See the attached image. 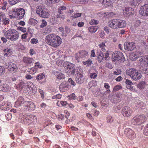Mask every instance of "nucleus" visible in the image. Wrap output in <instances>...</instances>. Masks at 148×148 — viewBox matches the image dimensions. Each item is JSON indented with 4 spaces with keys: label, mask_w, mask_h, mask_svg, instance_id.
<instances>
[{
    "label": "nucleus",
    "mask_w": 148,
    "mask_h": 148,
    "mask_svg": "<svg viewBox=\"0 0 148 148\" xmlns=\"http://www.w3.org/2000/svg\"><path fill=\"white\" fill-rule=\"evenodd\" d=\"M67 84L65 82L62 83L60 85L59 88L61 91L65 92L67 91L68 88L67 87Z\"/></svg>",
    "instance_id": "24"
},
{
    "label": "nucleus",
    "mask_w": 148,
    "mask_h": 148,
    "mask_svg": "<svg viewBox=\"0 0 148 148\" xmlns=\"http://www.w3.org/2000/svg\"><path fill=\"white\" fill-rule=\"evenodd\" d=\"M98 27L97 26H91L88 28L89 31L91 33H94L98 29Z\"/></svg>",
    "instance_id": "29"
},
{
    "label": "nucleus",
    "mask_w": 148,
    "mask_h": 148,
    "mask_svg": "<svg viewBox=\"0 0 148 148\" xmlns=\"http://www.w3.org/2000/svg\"><path fill=\"white\" fill-rule=\"evenodd\" d=\"M130 58L133 61H135L138 58L137 57V56H136V54H135V53L134 52L130 55Z\"/></svg>",
    "instance_id": "38"
},
{
    "label": "nucleus",
    "mask_w": 148,
    "mask_h": 148,
    "mask_svg": "<svg viewBox=\"0 0 148 148\" xmlns=\"http://www.w3.org/2000/svg\"><path fill=\"white\" fill-rule=\"evenodd\" d=\"M23 61L26 63L30 64L34 60L31 58L24 57L23 58Z\"/></svg>",
    "instance_id": "30"
},
{
    "label": "nucleus",
    "mask_w": 148,
    "mask_h": 148,
    "mask_svg": "<svg viewBox=\"0 0 148 148\" xmlns=\"http://www.w3.org/2000/svg\"><path fill=\"white\" fill-rule=\"evenodd\" d=\"M121 70L120 69H117L114 71L113 75H118L121 74Z\"/></svg>",
    "instance_id": "44"
},
{
    "label": "nucleus",
    "mask_w": 148,
    "mask_h": 148,
    "mask_svg": "<svg viewBox=\"0 0 148 148\" xmlns=\"http://www.w3.org/2000/svg\"><path fill=\"white\" fill-rule=\"evenodd\" d=\"M109 53L108 51H106L104 54V58L106 60L108 61L109 60L110 57L109 56Z\"/></svg>",
    "instance_id": "51"
},
{
    "label": "nucleus",
    "mask_w": 148,
    "mask_h": 148,
    "mask_svg": "<svg viewBox=\"0 0 148 148\" xmlns=\"http://www.w3.org/2000/svg\"><path fill=\"white\" fill-rule=\"evenodd\" d=\"M124 49L128 51H132L136 48L135 43L133 42H125L124 45Z\"/></svg>",
    "instance_id": "17"
},
{
    "label": "nucleus",
    "mask_w": 148,
    "mask_h": 148,
    "mask_svg": "<svg viewBox=\"0 0 148 148\" xmlns=\"http://www.w3.org/2000/svg\"><path fill=\"white\" fill-rule=\"evenodd\" d=\"M140 13L143 16H148V4H145L141 7Z\"/></svg>",
    "instance_id": "18"
},
{
    "label": "nucleus",
    "mask_w": 148,
    "mask_h": 148,
    "mask_svg": "<svg viewBox=\"0 0 148 148\" xmlns=\"http://www.w3.org/2000/svg\"><path fill=\"white\" fill-rule=\"evenodd\" d=\"M136 56L138 58L140 56H142L143 53V51L140 49H137L135 52H134Z\"/></svg>",
    "instance_id": "27"
},
{
    "label": "nucleus",
    "mask_w": 148,
    "mask_h": 148,
    "mask_svg": "<svg viewBox=\"0 0 148 148\" xmlns=\"http://www.w3.org/2000/svg\"><path fill=\"white\" fill-rule=\"evenodd\" d=\"M143 133L146 136H148V124L145 126L144 130Z\"/></svg>",
    "instance_id": "43"
},
{
    "label": "nucleus",
    "mask_w": 148,
    "mask_h": 148,
    "mask_svg": "<svg viewBox=\"0 0 148 148\" xmlns=\"http://www.w3.org/2000/svg\"><path fill=\"white\" fill-rule=\"evenodd\" d=\"M96 56V54L95 53V51L94 49L91 50L90 57H95Z\"/></svg>",
    "instance_id": "61"
},
{
    "label": "nucleus",
    "mask_w": 148,
    "mask_h": 148,
    "mask_svg": "<svg viewBox=\"0 0 148 148\" xmlns=\"http://www.w3.org/2000/svg\"><path fill=\"white\" fill-rule=\"evenodd\" d=\"M13 12L15 13L16 18L18 19L22 18L24 17L25 13V10L22 8L15 9Z\"/></svg>",
    "instance_id": "13"
},
{
    "label": "nucleus",
    "mask_w": 148,
    "mask_h": 148,
    "mask_svg": "<svg viewBox=\"0 0 148 148\" xmlns=\"http://www.w3.org/2000/svg\"><path fill=\"white\" fill-rule=\"evenodd\" d=\"M30 42L32 44H36L38 42V40L35 38H33L31 40Z\"/></svg>",
    "instance_id": "57"
},
{
    "label": "nucleus",
    "mask_w": 148,
    "mask_h": 148,
    "mask_svg": "<svg viewBox=\"0 0 148 148\" xmlns=\"http://www.w3.org/2000/svg\"><path fill=\"white\" fill-rule=\"evenodd\" d=\"M145 86V82L144 81L140 82L138 84L137 87L140 89L144 88Z\"/></svg>",
    "instance_id": "28"
},
{
    "label": "nucleus",
    "mask_w": 148,
    "mask_h": 148,
    "mask_svg": "<svg viewBox=\"0 0 148 148\" xmlns=\"http://www.w3.org/2000/svg\"><path fill=\"white\" fill-rule=\"evenodd\" d=\"M36 13L40 16L43 18H47L50 16L49 10L45 7L37 6Z\"/></svg>",
    "instance_id": "6"
},
{
    "label": "nucleus",
    "mask_w": 148,
    "mask_h": 148,
    "mask_svg": "<svg viewBox=\"0 0 148 148\" xmlns=\"http://www.w3.org/2000/svg\"><path fill=\"white\" fill-rule=\"evenodd\" d=\"M5 117L6 119L8 120H9L12 118V115L11 113H9L5 114Z\"/></svg>",
    "instance_id": "56"
},
{
    "label": "nucleus",
    "mask_w": 148,
    "mask_h": 148,
    "mask_svg": "<svg viewBox=\"0 0 148 148\" xmlns=\"http://www.w3.org/2000/svg\"><path fill=\"white\" fill-rule=\"evenodd\" d=\"M5 72V68L0 66V75H3Z\"/></svg>",
    "instance_id": "50"
},
{
    "label": "nucleus",
    "mask_w": 148,
    "mask_h": 148,
    "mask_svg": "<svg viewBox=\"0 0 148 148\" xmlns=\"http://www.w3.org/2000/svg\"><path fill=\"white\" fill-rule=\"evenodd\" d=\"M79 53L81 58L85 57L88 55V54L87 51L84 50L80 51Z\"/></svg>",
    "instance_id": "36"
},
{
    "label": "nucleus",
    "mask_w": 148,
    "mask_h": 148,
    "mask_svg": "<svg viewBox=\"0 0 148 148\" xmlns=\"http://www.w3.org/2000/svg\"><path fill=\"white\" fill-rule=\"evenodd\" d=\"M51 31V27L50 26H47L46 29V31L47 32L46 33H50Z\"/></svg>",
    "instance_id": "62"
},
{
    "label": "nucleus",
    "mask_w": 148,
    "mask_h": 148,
    "mask_svg": "<svg viewBox=\"0 0 148 148\" xmlns=\"http://www.w3.org/2000/svg\"><path fill=\"white\" fill-rule=\"evenodd\" d=\"M10 108V106L8 104H5L3 105L1 107V108L2 110H8Z\"/></svg>",
    "instance_id": "40"
},
{
    "label": "nucleus",
    "mask_w": 148,
    "mask_h": 148,
    "mask_svg": "<svg viewBox=\"0 0 148 148\" xmlns=\"http://www.w3.org/2000/svg\"><path fill=\"white\" fill-rule=\"evenodd\" d=\"M34 67L36 68H37V69L38 70V69H40L42 68V66L40 64L39 62H38L35 63Z\"/></svg>",
    "instance_id": "39"
},
{
    "label": "nucleus",
    "mask_w": 148,
    "mask_h": 148,
    "mask_svg": "<svg viewBox=\"0 0 148 148\" xmlns=\"http://www.w3.org/2000/svg\"><path fill=\"white\" fill-rule=\"evenodd\" d=\"M68 81L71 85L73 86H75V83L73 81L72 79L69 78Z\"/></svg>",
    "instance_id": "64"
},
{
    "label": "nucleus",
    "mask_w": 148,
    "mask_h": 148,
    "mask_svg": "<svg viewBox=\"0 0 148 148\" xmlns=\"http://www.w3.org/2000/svg\"><path fill=\"white\" fill-rule=\"evenodd\" d=\"M38 23V21L33 18H30L29 21V23L31 25H34Z\"/></svg>",
    "instance_id": "37"
},
{
    "label": "nucleus",
    "mask_w": 148,
    "mask_h": 148,
    "mask_svg": "<svg viewBox=\"0 0 148 148\" xmlns=\"http://www.w3.org/2000/svg\"><path fill=\"white\" fill-rule=\"evenodd\" d=\"M35 108V105L34 103L31 101H25L23 102L22 105V108H20L22 110H32Z\"/></svg>",
    "instance_id": "8"
},
{
    "label": "nucleus",
    "mask_w": 148,
    "mask_h": 148,
    "mask_svg": "<svg viewBox=\"0 0 148 148\" xmlns=\"http://www.w3.org/2000/svg\"><path fill=\"white\" fill-rule=\"evenodd\" d=\"M5 37L12 41L17 40L19 37V33L14 29H9L4 33Z\"/></svg>",
    "instance_id": "3"
},
{
    "label": "nucleus",
    "mask_w": 148,
    "mask_h": 148,
    "mask_svg": "<svg viewBox=\"0 0 148 148\" xmlns=\"http://www.w3.org/2000/svg\"><path fill=\"white\" fill-rule=\"evenodd\" d=\"M99 21L95 19H91L89 22L91 25H97L98 24Z\"/></svg>",
    "instance_id": "42"
},
{
    "label": "nucleus",
    "mask_w": 148,
    "mask_h": 148,
    "mask_svg": "<svg viewBox=\"0 0 148 148\" xmlns=\"http://www.w3.org/2000/svg\"><path fill=\"white\" fill-rule=\"evenodd\" d=\"M38 71V70L37 68L34 67L33 68H32L30 69V72H31V73L33 74L35 73H36Z\"/></svg>",
    "instance_id": "52"
},
{
    "label": "nucleus",
    "mask_w": 148,
    "mask_h": 148,
    "mask_svg": "<svg viewBox=\"0 0 148 148\" xmlns=\"http://www.w3.org/2000/svg\"><path fill=\"white\" fill-rule=\"evenodd\" d=\"M124 133L126 136L131 139H134L136 134L134 131L129 128H126L124 130Z\"/></svg>",
    "instance_id": "14"
},
{
    "label": "nucleus",
    "mask_w": 148,
    "mask_h": 148,
    "mask_svg": "<svg viewBox=\"0 0 148 148\" xmlns=\"http://www.w3.org/2000/svg\"><path fill=\"white\" fill-rule=\"evenodd\" d=\"M107 120L108 122L111 123L113 121V119L112 116H109L107 117Z\"/></svg>",
    "instance_id": "54"
},
{
    "label": "nucleus",
    "mask_w": 148,
    "mask_h": 148,
    "mask_svg": "<svg viewBox=\"0 0 148 148\" xmlns=\"http://www.w3.org/2000/svg\"><path fill=\"white\" fill-rule=\"evenodd\" d=\"M125 82L127 84L126 87L127 89H130L131 91H135V89L132 86V85H133V84L131 81L128 79H126Z\"/></svg>",
    "instance_id": "23"
},
{
    "label": "nucleus",
    "mask_w": 148,
    "mask_h": 148,
    "mask_svg": "<svg viewBox=\"0 0 148 148\" xmlns=\"http://www.w3.org/2000/svg\"><path fill=\"white\" fill-rule=\"evenodd\" d=\"M65 77V76L64 74L63 73H60L59 74L57 77V78L59 79H64Z\"/></svg>",
    "instance_id": "53"
},
{
    "label": "nucleus",
    "mask_w": 148,
    "mask_h": 148,
    "mask_svg": "<svg viewBox=\"0 0 148 148\" xmlns=\"http://www.w3.org/2000/svg\"><path fill=\"white\" fill-rule=\"evenodd\" d=\"M4 64L5 68L11 73H14L17 70V66L14 63L10 62H4Z\"/></svg>",
    "instance_id": "9"
},
{
    "label": "nucleus",
    "mask_w": 148,
    "mask_h": 148,
    "mask_svg": "<svg viewBox=\"0 0 148 148\" xmlns=\"http://www.w3.org/2000/svg\"><path fill=\"white\" fill-rule=\"evenodd\" d=\"M140 69L144 72L148 71V56L140 58L139 60Z\"/></svg>",
    "instance_id": "7"
},
{
    "label": "nucleus",
    "mask_w": 148,
    "mask_h": 148,
    "mask_svg": "<svg viewBox=\"0 0 148 148\" xmlns=\"http://www.w3.org/2000/svg\"><path fill=\"white\" fill-rule=\"evenodd\" d=\"M64 66L65 68H67V73L71 75L74 74L75 71L74 64L69 62H66L64 63Z\"/></svg>",
    "instance_id": "10"
},
{
    "label": "nucleus",
    "mask_w": 148,
    "mask_h": 148,
    "mask_svg": "<svg viewBox=\"0 0 148 148\" xmlns=\"http://www.w3.org/2000/svg\"><path fill=\"white\" fill-rule=\"evenodd\" d=\"M86 116L88 118L92 120H93L94 119L92 117V116L89 113H86Z\"/></svg>",
    "instance_id": "63"
},
{
    "label": "nucleus",
    "mask_w": 148,
    "mask_h": 148,
    "mask_svg": "<svg viewBox=\"0 0 148 148\" xmlns=\"http://www.w3.org/2000/svg\"><path fill=\"white\" fill-rule=\"evenodd\" d=\"M19 0H9V3L12 5H14L18 2Z\"/></svg>",
    "instance_id": "47"
},
{
    "label": "nucleus",
    "mask_w": 148,
    "mask_h": 148,
    "mask_svg": "<svg viewBox=\"0 0 148 148\" xmlns=\"http://www.w3.org/2000/svg\"><path fill=\"white\" fill-rule=\"evenodd\" d=\"M97 56L98 59V61L101 62L104 58V54L102 52H100L98 54Z\"/></svg>",
    "instance_id": "32"
},
{
    "label": "nucleus",
    "mask_w": 148,
    "mask_h": 148,
    "mask_svg": "<svg viewBox=\"0 0 148 148\" xmlns=\"http://www.w3.org/2000/svg\"><path fill=\"white\" fill-rule=\"evenodd\" d=\"M39 92L41 95V98L42 99H43L44 97V92L43 90H41V89H39Z\"/></svg>",
    "instance_id": "60"
},
{
    "label": "nucleus",
    "mask_w": 148,
    "mask_h": 148,
    "mask_svg": "<svg viewBox=\"0 0 148 148\" xmlns=\"http://www.w3.org/2000/svg\"><path fill=\"white\" fill-rule=\"evenodd\" d=\"M122 97L120 94H118L116 95V97L113 99H112L111 101L114 103L118 102L121 100Z\"/></svg>",
    "instance_id": "26"
},
{
    "label": "nucleus",
    "mask_w": 148,
    "mask_h": 148,
    "mask_svg": "<svg viewBox=\"0 0 148 148\" xmlns=\"http://www.w3.org/2000/svg\"><path fill=\"white\" fill-rule=\"evenodd\" d=\"M108 26L112 29L124 27L126 25V21L120 19H113L110 20L108 23Z\"/></svg>",
    "instance_id": "2"
},
{
    "label": "nucleus",
    "mask_w": 148,
    "mask_h": 148,
    "mask_svg": "<svg viewBox=\"0 0 148 148\" xmlns=\"http://www.w3.org/2000/svg\"><path fill=\"white\" fill-rule=\"evenodd\" d=\"M83 64L86 66H90L93 63L92 61L90 59H89L86 61L82 62Z\"/></svg>",
    "instance_id": "31"
},
{
    "label": "nucleus",
    "mask_w": 148,
    "mask_h": 148,
    "mask_svg": "<svg viewBox=\"0 0 148 148\" xmlns=\"http://www.w3.org/2000/svg\"><path fill=\"white\" fill-rule=\"evenodd\" d=\"M146 120L145 116L140 115L137 116L132 120V123L134 125H139L145 122Z\"/></svg>",
    "instance_id": "11"
},
{
    "label": "nucleus",
    "mask_w": 148,
    "mask_h": 148,
    "mask_svg": "<svg viewBox=\"0 0 148 148\" xmlns=\"http://www.w3.org/2000/svg\"><path fill=\"white\" fill-rule=\"evenodd\" d=\"M48 2L49 3H55L58 2L60 0H47Z\"/></svg>",
    "instance_id": "58"
},
{
    "label": "nucleus",
    "mask_w": 148,
    "mask_h": 148,
    "mask_svg": "<svg viewBox=\"0 0 148 148\" xmlns=\"http://www.w3.org/2000/svg\"><path fill=\"white\" fill-rule=\"evenodd\" d=\"M3 23L4 24L6 25L9 23V19L8 18H3Z\"/></svg>",
    "instance_id": "49"
},
{
    "label": "nucleus",
    "mask_w": 148,
    "mask_h": 148,
    "mask_svg": "<svg viewBox=\"0 0 148 148\" xmlns=\"http://www.w3.org/2000/svg\"><path fill=\"white\" fill-rule=\"evenodd\" d=\"M66 97L68 100H74L76 99V96L75 94L73 93L70 95L67 96Z\"/></svg>",
    "instance_id": "35"
},
{
    "label": "nucleus",
    "mask_w": 148,
    "mask_h": 148,
    "mask_svg": "<svg viewBox=\"0 0 148 148\" xmlns=\"http://www.w3.org/2000/svg\"><path fill=\"white\" fill-rule=\"evenodd\" d=\"M24 101L23 98L21 96H20L18 98L17 101L15 103V107H21L20 108H22V105L23 104V102Z\"/></svg>",
    "instance_id": "20"
},
{
    "label": "nucleus",
    "mask_w": 148,
    "mask_h": 148,
    "mask_svg": "<svg viewBox=\"0 0 148 148\" xmlns=\"http://www.w3.org/2000/svg\"><path fill=\"white\" fill-rule=\"evenodd\" d=\"M45 41L47 44L54 47L59 46L62 42L60 37L54 34L47 36L45 38Z\"/></svg>",
    "instance_id": "1"
},
{
    "label": "nucleus",
    "mask_w": 148,
    "mask_h": 148,
    "mask_svg": "<svg viewBox=\"0 0 148 148\" xmlns=\"http://www.w3.org/2000/svg\"><path fill=\"white\" fill-rule=\"evenodd\" d=\"M22 115H23L22 116V119L23 121V123L25 124L29 125L36 121L37 117L34 115H27L25 114V113Z\"/></svg>",
    "instance_id": "5"
},
{
    "label": "nucleus",
    "mask_w": 148,
    "mask_h": 148,
    "mask_svg": "<svg viewBox=\"0 0 148 148\" xmlns=\"http://www.w3.org/2000/svg\"><path fill=\"white\" fill-rule=\"evenodd\" d=\"M100 49L102 50V51L105 52L106 51L105 48L106 46L105 45V43L104 42H102L101 44L98 45Z\"/></svg>",
    "instance_id": "34"
},
{
    "label": "nucleus",
    "mask_w": 148,
    "mask_h": 148,
    "mask_svg": "<svg viewBox=\"0 0 148 148\" xmlns=\"http://www.w3.org/2000/svg\"><path fill=\"white\" fill-rule=\"evenodd\" d=\"M45 77V75L44 73H40L37 76L36 79L38 81H39L44 78Z\"/></svg>",
    "instance_id": "33"
},
{
    "label": "nucleus",
    "mask_w": 148,
    "mask_h": 148,
    "mask_svg": "<svg viewBox=\"0 0 148 148\" xmlns=\"http://www.w3.org/2000/svg\"><path fill=\"white\" fill-rule=\"evenodd\" d=\"M47 25V22L45 20H43L40 25V27L42 28L46 26Z\"/></svg>",
    "instance_id": "45"
},
{
    "label": "nucleus",
    "mask_w": 148,
    "mask_h": 148,
    "mask_svg": "<svg viewBox=\"0 0 148 148\" xmlns=\"http://www.w3.org/2000/svg\"><path fill=\"white\" fill-rule=\"evenodd\" d=\"M18 86L21 89L26 88L27 86H28V87L29 88V89L31 90H34L35 88V87L34 88V85L31 82H29L27 84L26 83L23 82H21L18 84Z\"/></svg>",
    "instance_id": "15"
},
{
    "label": "nucleus",
    "mask_w": 148,
    "mask_h": 148,
    "mask_svg": "<svg viewBox=\"0 0 148 148\" xmlns=\"http://www.w3.org/2000/svg\"><path fill=\"white\" fill-rule=\"evenodd\" d=\"M97 76V75L95 73H91L90 74V77L92 79L95 78Z\"/></svg>",
    "instance_id": "59"
},
{
    "label": "nucleus",
    "mask_w": 148,
    "mask_h": 148,
    "mask_svg": "<svg viewBox=\"0 0 148 148\" xmlns=\"http://www.w3.org/2000/svg\"><path fill=\"white\" fill-rule=\"evenodd\" d=\"M99 2L105 6H110L112 4L110 0H99Z\"/></svg>",
    "instance_id": "25"
},
{
    "label": "nucleus",
    "mask_w": 148,
    "mask_h": 148,
    "mask_svg": "<svg viewBox=\"0 0 148 148\" xmlns=\"http://www.w3.org/2000/svg\"><path fill=\"white\" fill-rule=\"evenodd\" d=\"M112 61L115 62L117 61H122L124 58L123 53L120 51H115L113 53L112 55Z\"/></svg>",
    "instance_id": "12"
},
{
    "label": "nucleus",
    "mask_w": 148,
    "mask_h": 148,
    "mask_svg": "<svg viewBox=\"0 0 148 148\" xmlns=\"http://www.w3.org/2000/svg\"><path fill=\"white\" fill-rule=\"evenodd\" d=\"M77 74L75 78L76 81L77 83L81 84L84 82V78L83 77L82 73L79 72L78 73H77Z\"/></svg>",
    "instance_id": "21"
},
{
    "label": "nucleus",
    "mask_w": 148,
    "mask_h": 148,
    "mask_svg": "<svg viewBox=\"0 0 148 148\" xmlns=\"http://www.w3.org/2000/svg\"><path fill=\"white\" fill-rule=\"evenodd\" d=\"M121 86L120 85H116L114 86L113 89V91L115 92L119 90L121 88Z\"/></svg>",
    "instance_id": "41"
},
{
    "label": "nucleus",
    "mask_w": 148,
    "mask_h": 148,
    "mask_svg": "<svg viewBox=\"0 0 148 148\" xmlns=\"http://www.w3.org/2000/svg\"><path fill=\"white\" fill-rule=\"evenodd\" d=\"M132 112V110L130 107H125L122 109V113L124 116L129 117L131 116Z\"/></svg>",
    "instance_id": "16"
},
{
    "label": "nucleus",
    "mask_w": 148,
    "mask_h": 148,
    "mask_svg": "<svg viewBox=\"0 0 148 148\" xmlns=\"http://www.w3.org/2000/svg\"><path fill=\"white\" fill-rule=\"evenodd\" d=\"M58 30L61 34L62 35H64V30L63 27H59L58 28Z\"/></svg>",
    "instance_id": "55"
},
{
    "label": "nucleus",
    "mask_w": 148,
    "mask_h": 148,
    "mask_svg": "<svg viewBox=\"0 0 148 148\" xmlns=\"http://www.w3.org/2000/svg\"><path fill=\"white\" fill-rule=\"evenodd\" d=\"M11 88L9 85L7 84L0 85V91L3 92H8L11 90Z\"/></svg>",
    "instance_id": "22"
},
{
    "label": "nucleus",
    "mask_w": 148,
    "mask_h": 148,
    "mask_svg": "<svg viewBox=\"0 0 148 148\" xmlns=\"http://www.w3.org/2000/svg\"><path fill=\"white\" fill-rule=\"evenodd\" d=\"M17 30H18L21 31L23 33L27 31V29L26 28L23 27H18L17 28Z\"/></svg>",
    "instance_id": "48"
},
{
    "label": "nucleus",
    "mask_w": 148,
    "mask_h": 148,
    "mask_svg": "<svg viewBox=\"0 0 148 148\" xmlns=\"http://www.w3.org/2000/svg\"><path fill=\"white\" fill-rule=\"evenodd\" d=\"M134 10L132 8L127 7L123 9V13L126 16L132 15L134 14Z\"/></svg>",
    "instance_id": "19"
},
{
    "label": "nucleus",
    "mask_w": 148,
    "mask_h": 148,
    "mask_svg": "<svg viewBox=\"0 0 148 148\" xmlns=\"http://www.w3.org/2000/svg\"><path fill=\"white\" fill-rule=\"evenodd\" d=\"M126 72L127 75L129 76L134 81L139 79L142 77L141 73L134 68L127 69Z\"/></svg>",
    "instance_id": "4"
},
{
    "label": "nucleus",
    "mask_w": 148,
    "mask_h": 148,
    "mask_svg": "<svg viewBox=\"0 0 148 148\" xmlns=\"http://www.w3.org/2000/svg\"><path fill=\"white\" fill-rule=\"evenodd\" d=\"M62 95L61 94H58L56 95L53 96L52 98L53 99H61L62 97Z\"/></svg>",
    "instance_id": "46"
}]
</instances>
